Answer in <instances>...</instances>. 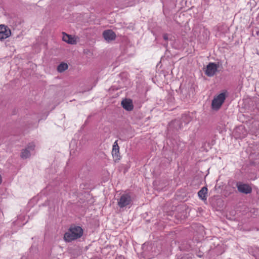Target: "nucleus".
Wrapping results in <instances>:
<instances>
[{
	"mask_svg": "<svg viewBox=\"0 0 259 259\" xmlns=\"http://www.w3.org/2000/svg\"><path fill=\"white\" fill-rule=\"evenodd\" d=\"M83 234V230L79 226H71L64 235V240L67 242H71L80 238Z\"/></svg>",
	"mask_w": 259,
	"mask_h": 259,
	"instance_id": "f257e3e1",
	"label": "nucleus"
},
{
	"mask_svg": "<svg viewBox=\"0 0 259 259\" xmlns=\"http://www.w3.org/2000/svg\"><path fill=\"white\" fill-rule=\"evenodd\" d=\"M183 121L185 124H188L190 121L189 117L187 116H183L181 119H175L172 120L168 124L167 130L172 133H175L181 129L182 127Z\"/></svg>",
	"mask_w": 259,
	"mask_h": 259,
	"instance_id": "f03ea898",
	"label": "nucleus"
},
{
	"mask_svg": "<svg viewBox=\"0 0 259 259\" xmlns=\"http://www.w3.org/2000/svg\"><path fill=\"white\" fill-rule=\"evenodd\" d=\"M133 199L131 193H126L122 194L118 200L117 205L120 208L132 205Z\"/></svg>",
	"mask_w": 259,
	"mask_h": 259,
	"instance_id": "7ed1b4c3",
	"label": "nucleus"
},
{
	"mask_svg": "<svg viewBox=\"0 0 259 259\" xmlns=\"http://www.w3.org/2000/svg\"><path fill=\"white\" fill-rule=\"evenodd\" d=\"M225 100V93H221L216 97H214L212 101L211 107L213 109L218 110Z\"/></svg>",
	"mask_w": 259,
	"mask_h": 259,
	"instance_id": "20e7f679",
	"label": "nucleus"
},
{
	"mask_svg": "<svg viewBox=\"0 0 259 259\" xmlns=\"http://www.w3.org/2000/svg\"><path fill=\"white\" fill-rule=\"evenodd\" d=\"M236 187L238 191L242 193L248 194L252 192V188L247 184H243L241 182H238L236 184Z\"/></svg>",
	"mask_w": 259,
	"mask_h": 259,
	"instance_id": "39448f33",
	"label": "nucleus"
},
{
	"mask_svg": "<svg viewBox=\"0 0 259 259\" xmlns=\"http://www.w3.org/2000/svg\"><path fill=\"white\" fill-rule=\"evenodd\" d=\"M218 65L215 63H209L207 65L206 69L204 71L205 74L207 76H213L217 71Z\"/></svg>",
	"mask_w": 259,
	"mask_h": 259,
	"instance_id": "423d86ee",
	"label": "nucleus"
},
{
	"mask_svg": "<svg viewBox=\"0 0 259 259\" xmlns=\"http://www.w3.org/2000/svg\"><path fill=\"white\" fill-rule=\"evenodd\" d=\"M11 35L10 29L6 25H0V40L9 37Z\"/></svg>",
	"mask_w": 259,
	"mask_h": 259,
	"instance_id": "0eeeda50",
	"label": "nucleus"
},
{
	"mask_svg": "<svg viewBox=\"0 0 259 259\" xmlns=\"http://www.w3.org/2000/svg\"><path fill=\"white\" fill-rule=\"evenodd\" d=\"M103 36L104 39L109 42L115 39L116 35L115 33L111 29H108L104 31Z\"/></svg>",
	"mask_w": 259,
	"mask_h": 259,
	"instance_id": "6e6552de",
	"label": "nucleus"
},
{
	"mask_svg": "<svg viewBox=\"0 0 259 259\" xmlns=\"http://www.w3.org/2000/svg\"><path fill=\"white\" fill-rule=\"evenodd\" d=\"M121 105L125 110L128 111H131L134 109L132 100L130 99H123L121 102Z\"/></svg>",
	"mask_w": 259,
	"mask_h": 259,
	"instance_id": "1a4fd4ad",
	"label": "nucleus"
},
{
	"mask_svg": "<svg viewBox=\"0 0 259 259\" xmlns=\"http://www.w3.org/2000/svg\"><path fill=\"white\" fill-rule=\"evenodd\" d=\"M63 36L62 39L63 41L71 45H74L76 44V41L74 37H73L71 35L67 34L65 32H63Z\"/></svg>",
	"mask_w": 259,
	"mask_h": 259,
	"instance_id": "9d476101",
	"label": "nucleus"
},
{
	"mask_svg": "<svg viewBox=\"0 0 259 259\" xmlns=\"http://www.w3.org/2000/svg\"><path fill=\"white\" fill-rule=\"evenodd\" d=\"M207 187H203L198 192L199 197L203 201H205L207 199Z\"/></svg>",
	"mask_w": 259,
	"mask_h": 259,
	"instance_id": "9b49d317",
	"label": "nucleus"
},
{
	"mask_svg": "<svg viewBox=\"0 0 259 259\" xmlns=\"http://www.w3.org/2000/svg\"><path fill=\"white\" fill-rule=\"evenodd\" d=\"M68 66L67 63L64 62L61 63L58 66L57 70L59 72H63L68 69Z\"/></svg>",
	"mask_w": 259,
	"mask_h": 259,
	"instance_id": "f8f14e48",
	"label": "nucleus"
},
{
	"mask_svg": "<svg viewBox=\"0 0 259 259\" xmlns=\"http://www.w3.org/2000/svg\"><path fill=\"white\" fill-rule=\"evenodd\" d=\"M30 155V151L27 148L23 149L21 153V157L23 159H26Z\"/></svg>",
	"mask_w": 259,
	"mask_h": 259,
	"instance_id": "ddd939ff",
	"label": "nucleus"
},
{
	"mask_svg": "<svg viewBox=\"0 0 259 259\" xmlns=\"http://www.w3.org/2000/svg\"><path fill=\"white\" fill-rule=\"evenodd\" d=\"M112 154L114 158H115V160H118L120 159V155H119V149L118 150H112Z\"/></svg>",
	"mask_w": 259,
	"mask_h": 259,
	"instance_id": "4468645a",
	"label": "nucleus"
},
{
	"mask_svg": "<svg viewBox=\"0 0 259 259\" xmlns=\"http://www.w3.org/2000/svg\"><path fill=\"white\" fill-rule=\"evenodd\" d=\"M35 144L33 143H29L27 146V149L30 150H33L35 148Z\"/></svg>",
	"mask_w": 259,
	"mask_h": 259,
	"instance_id": "2eb2a0df",
	"label": "nucleus"
},
{
	"mask_svg": "<svg viewBox=\"0 0 259 259\" xmlns=\"http://www.w3.org/2000/svg\"><path fill=\"white\" fill-rule=\"evenodd\" d=\"M118 150V149H119V147L117 144V141H116L114 144H113V148H112V150Z\"/></svg>",
	"mask_w": 259,
	"mask_h": 259,
	"instance_id": "dca6fc26",
	"label": "nucleus"
},
{
	"mask_svg": "<svg viewBox=\"0 0 259 259\" xmlns=\"http://www.w3.org/2000/svg\"><path fill=\"white\" fill-rule=\"evenodd\" d=\"M163 38L165 40H167L168 39V34H167V33L163 34Z\"/></svg>",
	"mask_w": 259,
	"mask_h": 259,
	"instance_id": "f3484780",
	"label": "nucleus"
},
{
	"mask_svg": "<svg viewBox=\"0 0 259 259\" xmlns=\"http://www.w3.org/2000/svg\"><path fill=\"white\" fill-rule=\"evenodd\" d=\"M115 259H125V258H124V256H123L122 255H120V256H117Z\"/></svg>",
	"mask_w": 259,
	"mask_h": 259,
	"instance_id": "a211bd4d",
	"label": "nucleus"
},
{
	"mask_svg": "<svg viewBox=\"0 0 259 259\" xmlns=\"http://www.w3.org/2000/svg\"><path fill=\"white\" fill-rule=\"evenodd\" d=\"M2 177L1 176V175H0V185L2 184Z\"/></svg>",
	"mask_w": 259,
	"mask_h": 259,
	"instance_id": "6ab92c4d",
	"label": "nucleus"
},
{
	"mask_svg": "<svg viewBox=\"0 0 259 259\" xmlns=\"http://www.w3.org/2000/svg\"><path fill=\"white\" fill-rule=\"evenodd\" d=\"M164 46L166 47L167 46V44L166 43V44H164Z\"/></svg>",
	"mask_w": 259,
	"mask_h": 259,
	"instance_id": "aec40b11",
	"label": "nucleus"
},
{
	"mask_svg": "<svg viewBox=\"0 0 259 259\" xmlns=\"http://www.w3.org/2000/svg\"><path fill=\"white\" fill-rule=\"evenodd\" d=\"M21 259H26V257H22Z\"/></svg>",
	"mask_w": 259,
	"mask_h": 259,
	"instance_id": "412c9836",
	"label": "nucleus"
}]
</instances>
